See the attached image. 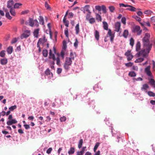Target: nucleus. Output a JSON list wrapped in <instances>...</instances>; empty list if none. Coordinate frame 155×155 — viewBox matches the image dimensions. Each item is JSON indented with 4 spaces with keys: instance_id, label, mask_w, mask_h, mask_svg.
I'll return each instance as SVG.
<instances>
[{
    "instance_id": "53",
    "label": "nucleus",
    "mask_w": 155,
    "mask_h": 155,
    "mask_svg": "<svg viewBox=\"0 0 155 155\" xmlns=\"http://www.w3.org/2000/svg\"><path fill=\"white\" fill-rule=\"evenodd\" d=\"M65 54V52L63 50H62L61 52V56L62 58H64V55Z\"/></svg>"
},
{
    "instance_id": "41",
    "label": "nucleus",
    "mask_w": 155,
    "mask_h": 155,
    "mask_svg": "<svg viewBox=\"0 0 155 155\" xmlns=\"http://www.w3.org/2000/svg\"><path fill=\"white\" fill-rule=\"evenodd\" d=\"M102 6H101L100 5H96L95 6V8L97 10L100 11L101 10Z\"/></svg>"
},
{
    "instance_id": "24",
    "label": "nucleus",
    "mask_w": 155,
    "mask_h": 155,
    "mask_svg": "<svg viewBox=\"0 0 155 155\" xmlns=\"http://www.w3.org/2000/svg\"><path fill=\"white\" fill-rule=\"evenodd\" d=\"M94 36L96 39L97 41H98L99 40V32L97 31H95V33H94Z\"/></svg>"
},
{
    "instance_id": "34",
    "label": "nucleus",
    "mask_w": 155,
    "mask_h": 155,
    "mask_svg": "<svg viewBox=\"0 0 155 155\" xmlns=\"http://www.w3.org/2000/svg\"><path fill=\"white\" fill-rule=\"evenodd\" d=\"M101 10L103 11V13L104 14H105L107 12L106 8V6L104 5H102Z\"/></svg>"
},
{
    "instance_id": "9",
    "label": "nucleus",
    "mask_w": 155,
    "mask_h": 155,
    "mask_svg": "<svg viewBox=\"0 0 155 155\" xmlns=\"http://www.w3.org/2000/svg\"><path fill=\"white\" fill-rule=\"evenodd\" d=\"M121 24L120 22H117L115 24V31L118 32L120 29Z\"/></svg>"
},
{
    "instance_id": "62",
    "label": "nucleus",
    "mask_w": 155,
    "mask_h": 155,
    "mask_svg": "<svg viewBox=\"0 0 155 155\" xmlns=\"http://www.w3.org/2000/svg\"><path fill=\"white\" fill-rule=\"evenodd\" d=\"M24 127L26 129H29L30 128L29 125L28 124H24Z\"/></svg>"
},
{
    "instance_id": "30",
    "label": "nucleus",
    "mask_w": 155,
    "mask_h": 155,
    "mask_svg": "<svg viewBox=\"0 0 155 155\" xmlns=\"http://www.w3.org/2000/svg\"><path fill=\"white\" fill-rule=\"evenodd\" d=\"M128 75L131 77H134L136 76V74L134 71H130L129 72Z\"/></svg>"
},
{
    "instance_id": "12",
    "label": "nucleus",
    "mask_w": 155,
    "mask_h": 155,
    "mask_svg": "<svg viewBox=\"0 0 155 155\" xmlns=\"http://www.w3.org/2000/svg\"><path fill=\"white\" fill-rule=\"evenodd\" d=\"M39 31V28H38L34 30L33 34L34 36L36 38H38V37Z\"/></svg>"
},
{
    "instance_id": "22",
    "label": "nucleus",
    "mask_w": 155,
    "mask_h": 155,
    "mask_svg": "<svg viewBox=\"0 0 155 155\" xmlns=\"http://www.w3.org/2000/svg\"><path fill=\"white\" fill-rule=\"evenodd\" d=\"M79 23L77 24L75 27V30L76 31V35H78L80 31V28L79 27Z\"/></svg>"
},
{
    "instance_id": "21",
    "label": "nucleus",
    "mask_w": 155,
    "mask_h": 155,
    "mask_svg": "<svg viewBox=\"0 0 155 155\" xmlns=\"http://www.w3.org/2000/svg\"><path fill=\"white\" fill-rule=\"evenodd\" d=\"M13 51V47L12 46L9 47L7 49V51L8 54H11Z\"/></svg>"
},
{
    "instance_id": "35",
    "label": "nucleus",
    "mask_w": 155,
    "mask_h": 155,
    "mask_svg": "<svg viewBox=\"0 0 155 155\" xmlns=\"http://www.w3.org/2000/svg\"><path fill=\"white\" fill-rule=\"evenodd\" d=\"M132 17L139 22H140L141 21V18L140 17H138L137 15H133L132 16Z\"/></svg>"
},
{
    "instance_id": "13",
    "label": "nucleus",
    "mask_w": 155,
    "mask_h": 155,
    "mask_svg": "<svg viewBox=\"0 0 155 155\" xmlns=\"http://www.w3.org/2000/svg\"><path fill=\"white\" fill-rule=\"evenodd\" d=\"M0 62L2 65H5L7 63L8 60L6 58H2L0 60Z\"/></svg>"
},
{
    "instance_id": "63",
    "label": "nucleus",
    "mask_w": 155,
    "mask_h": 155,
    "mask_svg": "<svg viewBox=\"0 0 155 155\" xmlns=\"http://www.w3.org/2000/svg\"><path fill=\"white\" fill-rule=\"evenodd\" d=\"M137 14L139 16L142 17V16L143 15V13L141 11L138 12H137Z\"/></svg>"
},
{
    "instance_id": "3",
    "label": "nucleus",
    "mask_w": 155,
    "mask_h": 155,
    "mask_svg": "<svg viewBox=\"0 0 155 155\" xmlns=\"http://www.w3.org/2000/svg\"><path fill=\"white\" fill-rule=\"evenodd\" d=\"M72 63V60L69 58L66 57L65 58L64 67L65 70L68 71L70 68V66Z\"/></svg>"
},
{
    "instance_id": "5",
    "label": "nucleus",
    "mask_w": 155,
    "mask_h": 155,
    "mask_svg": "<svg viewBox=\"0 0 155 155\" xmlns=\"http://www.w3.org/2000/svg\"><path fill=\"white\" fill-rule=\"evenodd\" d=\"M29 25L33 27L35 26L37 27L39 26V23L37 20H33L31 18H30L29 21Z\"/></svg>"
},
{
    "instance_id": "25",
    "label": "nucleus",
    "mask_w": 155,
    "mask_h": 155,
    "mask_svg": "<svg viewBox=\"0 0 155 155\" xmlns=\"http://www.w3.org/2000/svg\"><path fill=\"white\" fill-rule=\"evenodd\" d=\"M63 22L65 26L67 27H68L69 21L68 20H66V18L64 17L63 19Z\"/></svg>"
},
{
    "instance_id": "18",
    "label": "nucleus",
    "mask_w": 155,
    "mask_h": 155,
    "mask_svg": "<svg viewBox=\"0 0 155 155\" xmlns=\"http://www.w3.org/2000/svg\"><path fill=\"white\" fill-rule=\"evenodd\" d=\"M22 5V4L19 3H15L14 5V8H18L21 7Z\"/></svg>"
},
{
    "instance_id": "8",
    "label": "nucleus",
    "mask_w": 155,
    "mask_h": 155,
    "mask_svg": "<svg viewBox=\"0 0 155 155\" xmlns=\"http://www.w3.org/2000/svg\"><path fill=\"white\" fill-rule=\"evenodd\" d=\"M14 5V2L13 0H9L7 3V7L9 9L13 8V6Z\"/></svg>"
},
{
    "instance_id": "54",
    "label": "nucleus",
    "mask_w": 155,
    "mask_h": 155,
    "mask_svg": "<svg viewBox=\"0 0 155 155\" xmlns=\"http://www.w3.org/2000/svg\"><path fill=\"white\" fill-rule=\"evenodd\" d=\"M127 59L128 61L131 60L133 57V56L132 54H130L129 56H127Z\"/></svg>"
},
{
    "instance_id": "50",
    "label": "nucleus",
    "mask_w": 155,
    "mask_h": 155,
    "mask_svg": "<svg viewBox=\"0 0 155 155\" xmlns=\"http://www.w3.org/2000/svg\"><path fill=\"white\" fill-rule=\"evenodd\" d=\"M150 66H148L145 69L144 71L145 73L150 71Z\"/></svg>"
},
{
    "instance_id": "42",
    "label": "nucleus",
    "mask_w": 155,
    "mask_h": 155,
    "mask_svg": "<svg viewBox=\"0 0 155 155\" xmlns=\"http://www.w3.org/2000/svg\"><path fill=\"white\" fill-rule=\"evenodd\" d=\"M45 6L47 9H51V8L47 2H45Z\"/></svg>"
},
{
    "instance_id": "37",
    "label": "nucleus",
    "mask_w": 155,
    "mask_h": 155,
    "mask_svg": "<svg viewBox=\"0 0 155 155\" xmlns=\"http://www.w3.org/2000/svg\"><path fill=\"white\" fill-rule=\"evenodd\" d=\"M144 13L147 15H148L153 13V12L150 10H147L145 11Z\"/></svg>"
},
{
    "instance_id": "1",
    "label": "nucleus",
    "mask_w": 155,
    "mask_h": 155,
    "mask_svg": "<svg viewBox=\"0 0 155 155\" xmlns=\"http://www.w3.org/2000/svg\"><path fill=\"white\" fill-rule=\"evenodd\" d=\"M150 37L149 34L146 33L145 34L144 37L142 39L143 48L139 52L138 54L139 56L146 57L148 56L152 46V44L150 43L149 41Z\"/></svg>"
},
{
    "instance_id": "43",
    "label": "nucleus",
    "mask_w": 155,
    "mask_h": 155,
    "mask_svg": "<svg viewBox=\"0 0 155 155\" xmlns=\"http://www.w3.org/2000/svg\"><path fill=\"white\" fill-rule=\"evenodd\" d=\"M69 58L71 60H74V56L72 51L70 53V57Z\"/></svg>"
},
{
    "instance_id": "11",
    "label": "nucleus",
    "mask_w": 155,
    "mask_h": 155,
    "mask_svg": "<svg viewBox=\"0 0 155 155\" xmlns=\"http://www.w3.org/2000/svg\"><path fill=\"white\" fill-rule=\"evenodd\" d=\"M45 74L46 75L49 76V77H53V74L50 71L49 69V68H48L46 69V71L45 72Z\"/></svg>"
},
{
    "instance_id": "55",
    "label": "nucleus",
    "mask_w": 155,
    "mask_h": 155,
    "mask_svg": "<svg viewBox=\"0 0 155 155\" xmlns=\"http://www.w3.org/2000/svg\"><path fill=\"white\" fill-rule=\"evenodd\" d=\"M131 54V51L128 50L127 51L125 54V55L126 56H129Z\"/></svg>"
},
{
    "instance_id": "4",
    "label": "nucleus",
    "mask_w": 155,
    "mask_h": 155,
    "mask_svg": "<svg viewBox=\"0 0 155 155\" xmlns=\"http://www.w3.org/2000/svg\"><path fill=\"white\" fill-rule=\"evenodd\" d=\"M49 59H52L54 61L56 60V64L58 65H60V60L58 57L55 58V55L54 54L52 53L51 49H50L49 51Z\"/></svg>"
},
{
    "instance_id": "10",
    "label": "nucleus",
    "mask_w": 155,
    "mask_h": 155,
    "mask_svg": "<svg viewBox=\"0 0 155 155\" xmlns=\"http://www.w3.org/2000/svg\"><path fill=\"white\" fill-rule=\"evenodd\" d=\"M17 121L15 119H12L11 120H8L7 122V124L8 125H11L13 124H16Z\"/></svg>"
},
{
    "instance_id": "17",
    "label": "nucleus",
    "mask_w": 155,
    "mask_h": 155,
    "mask_svg": "<svg viewBox=\"0 0 155 155\" xmlns=\"http://www.w3.org/2000/svg\"><path fill=\"white\" fill-rule=\"evenodd\" d=\"M129 6H129V7L130 8H126V10H129V11H130L131 12H135L136 11V9L135 7H134L131 5H130Z\"/></svg>"
},
{
    "instance_id": "33",
    "label": "nucleus",
    "mask_w": 155,
    "mask_h": 155,
    "mask_svg": "<svg viewBox=\"0 0 155 155\" xmlns=\"http://www.w3.org/2000/svg\"><path fill=\"white\" fill-rule=\"evenodd\" d=\"M100 143L99 142H97L96 143L95 145L94 148V152H96V150H97V148L100 145Z\"/></svg>"
},
{
    "instance_id": "28",
    "label": "nucleus",
    "mask_w": 155,
    "mask_h": 155,
    "mask_svg": "<svg viewBox=\"0 0 155 155\" xmlns=\"http://www.w3.org/2000/svg\"><path fill=\"white\" fill-rule=\"evenodd\" d=\"M5 11L6 12L5 14V16L9 20L11 19L12 17L10 15L9 12H7L6 10H5Z\"/></svg>"
},
{
    "instance_id": "46",
    "label": "nucleus",
    "mask_w": 155,
    "mask_h": 155,
    "mask_svg": "<svg viewBox=\"0 0 155 155\" xmlns=\"http://www.w3.org/2000/svg\"><path fill=\"white\" fill-rule=\"evenodd\" d=\"M149 82L150 84L152 85L154 84V83L155 82V81L154 79L151 78Z\"/></svg>"
},
{
    "instance_id": "36",
    "label": "nucleus",
    "mask_w": 155,
    "mask_h": 155,
    "mask_svg": "<svg viewBox=\"0 0 155 155\" xmlns=\"http://www.w3.org/2000/svg\"><path fill=\"white\" fill-rule=\"evenodd\" d=\"M144 60V59L143 58H139L136 59L135 62L136 63L138 62H141L143 61Z\"/></svg>"
},
{
    "instance_id": "39",
    "label": "nucleus",
    "mask_w": 155,
    "mask_h": 155,
    "mask_svg": "<svg viewBox=\"0 0 155 155\" xmlns=\"http://www.w3.org/2000/svg\"><path fill=\"white\" fill-rule=\"evenodd\" d=\"M17 108V106L15 105L13 106H12L9 108V110L10 111H13L14 110L16 109Z\"/></svg>"
},
{
    "instance_id": "56",
    "label": "nucleus",
    "mask_w": 155,
    "mask_h": 155,
    "mask_svg": "<svg viewBox=\"0 0 155 155\" xmlns=\"http://www.w3.org/2000/svg\"><path fill=\"white\" fill-rule=\"evenodd\" d=\"M146 74L147 76H150V77H152V74L150 71L147 72H146Z\"/></svg>"
},
{
    "instance_id": "27",
    "label": "nucleus",
    "mask_w": 155,
    "mask_h": 155,
    "mask_svg": "<svg viewBox=\"0 0 155 155\" xmlns=\"http://www.w3.org/2000/svg\"><path fill=\"white\" fill-rule=\"evenodd\" d=\"M75 152V149L74 147H71L69 150L68 152V153L70 155L71 154H73Z\"/></svg>"
},
{
    "instance_id": "44",
    "label": "nucleus",
    "mask_w": 155,
    "mask_h": 155,
    "mask_svg": "<svg viewBox=\"0 0 155 155\" xmlns=\"http://www.w3.org/2000/svg\"><path fill=\"white\" fill-rule=\"evenodd\" d=\"M66 117L65 116H64L61 117L60 118V120L61 122H64L66 121Z\"/></svg>"
},
{
    "instance_id": "52",
    "label": "nucleus",
    "mask_w": 155,
    "mask_h": 155,
    "mask_svg": "<svg viewBox=\"0 0 155 155\" xmlns=\"http://www.w3.org/2000/svg\"><path fill=\"white\" fill-rule=\"evenodd\" d=\"M121 22L124 24H126V18L125 17H123L121 19Z\"/></svg>"
},
{
    "instance_id": "59",
    "label": "nucleus",
    "mask_w": 155,
    "mask_h": 155,
    "mask_svg": "<svg viewBox=\"0 0 155 155\" xmlns=\"http://www.w3.org/2000/svg\"><path fill=\"white\" fill-rule=\"evenodd\" d=\"M52 150V148L50 147L47 150L46 153L48 154H50Z\"/></svg>"
},
{
    "instance_id": "2",
    "label": "nucleus",
    "mask_w": 155,
    "mask_h": 155,
    "mask_svg": "<svg viewBox=\"0 0 155 155\" xmlns=\"http://www.w3.org/2000/svg\"><path fill=\"white\" fill-rule=\"evenodd\" d=\"M103 28L105 30H108L107 35L110 37V41L112 42L114 40V34H112L111 29H108V25L107 22L106 21H103Z\"/></svg>"
},
{
    "instance_id": "6",
    "label": "nucleus",
    "mask_w": 155,
    "mask_h": 155,
    "mask_svg": "<svg viewBox=\"0 0 155 155\" xmlns=\"http://www.w3.org/2000/svg\"><path fill=\"white\" fill-rule=\"evenodd\" d=\"M132 31L134 33H137V35H139L141 33L142 30L140 29V26L137 25L133 28Z\"/></svg>"
},
{
    "instance_id": "16",
    "label": "nucleus",
    "mask_w": 155,
    "mask_h": 155,
    "mask_svg": "<svg viewBox=\"0 0 155 155\" xmlns=\"http://www.w3.org/2000/svg\"><path fill=\"white\" fill-rule=\"evenodd\" d=\"M89 7L90 6L88 5H85L84 8V13H85V11L88 13H91V12L89 9Z\"/></svg>"
},
{
    "instance_id": "64",
    "label": "nucleus",
    "mask_w": 155,
    "mask_h": 155,
    "mask_svg": "<svg viewBox=\"0 0 155 155\" xmlns=\"http://www.w3.org/2000/svg\"><path fill=\"white\" fill-rule=\"evenodd\" d=\"M17 40L16 38H13L11 41V43L12 44H14L17 42Z\"/></svg>"
},
{
    "instance_id": "31",
    "label": "nucleus",
    "mask_w": 155,
    "mask_h": 155,
    "mask_svg": "<svg viewBox=\"0 0 155 155\" xmlns=\"http://www.w3.org/2000/svg\"><path fill=\"white\" fill-rule=\"evenodd\" d=\"M83 143V139H81L79 140V143L78 144V147L80 149L82 147Z\"/></svg>"
},
{
    "instance_id": "60",
    "label": "nucleus",
    "mask_w": 155,
    "mask_h": 155,
    "mask_svg": "<svg viewBox=\"0 0 155 155\" xmlns=\"http://www.w3.org/2000/svg\"><path fill=\"white\" fill-rule=\"evenodd\" d=\"M91 13H88L86 15V19L87 20H88L90 18V17L91 16Z\"/></svg>"
},
{
    "instance_id": "23",
    "label": "nucleus",
    "mask_w": 155,
    "mask_h": 155,
    "mask_svg": "<svg viewBox=\"0 0 155 155\" xmlns=\"http://www.w3.org/2000/svg\"><path fill=\"white\" fill-rule=\"evenodd\" d=\"M39 23L40 24L44 25V19L43 17L41 16H39Z\"/></svg>"
},
{
    "instance_id": "14",
    "label": "nucleus",
    "mask_w": 155,
    "mask_h": 155,
    "mask_svg": "<svg viewBox=\"0 0 155 155\" xmlns=\"http://www.w3.org/2000/svg\"><path fill=\"white\" fill-rule=\"evenodd\" d=\"M149 87L147 84H144L143 85L142 87L141 88V90L142 91H147Z\"/></svg>"
},
{
    "instance_id": "19",
    "label": "nucleus",
    "mask_w": 155,
    "mask_h": 155,
    "mask_svg": "<svg viewBox=\"0 0 155 155\" xmlns=\"http://www.w3.org/2000/svg\"><path fill=\"white\" fill-rule=\"evenodd\" d=\"M15 9V8H12L10 9L9 10L10 13H11V15L13 16H15L16 15V13Z\"/></svg>"
},
{
    "instance_id": "26",
    "label": "nucleus",
    "mask_w": 155,
    "mask_h": 155,
    "mask_svg": "<svg viewBox=\"0 0 155 155\" xmlns=\"http://www.w3.org/2000/svg\"><path fill=\"white\" fill-rule=\"evenodd\" d=\"M128 31L127 30H124L123 36L125 38H127L128 35Z\"/></svg>"
},
{
    "instance_id": "51",
    "label": "nucleus",
    "mask_w": 155,
    "mask_h": 155,
    "mask_svg": "<svg viewBox=\"0 0 155 155\" xmlns=\"http://www.w3.org/2000/svg\"><path fill=\"white\" fill-rule=\"evenodd\" d=\"M78 42L77 38H76L75 39V42L74 43V46L75 47L77 48L78 47Z\"/></svg>"
},
{
    "instance_id": "58",
    "label": "nucleus",
    "mask_w": 155,
    "mask_h": 155,
    "mask_svg": "<svg viewBox=\"0 0 155 155\" xmlns=\"http://www.w3.org/2000/svg\"><path fill=\"white\" fill-rule=\"evenodd\" d=\"M63 49L64 50H65L66 48V41H63Z\"/></svg>"
},
{
    "instance_id": "40",
    "label": "nucleus",
    "mask_w": 155,
    "mask_h": 155,
    "mask_svg": "<svg viewBox=\"0 0 155 155\" xmlns=\"http://www.w3.org/2000/svg\"><path fill=\"white\" fill-rule=\"evenodd\" d=\"M134 39L132 38H131L130 40V45L132 47L134 45Z\"/></svg>"
},
{
    "instance_id": "20",
    "label": "nucleus",
    "mask_w": 155,
    "mask_h": 155,
    "mask_svg": "<svg viewBox=\"0 0 155 155\" xmlns=\"http://www.w3.org/2000/svg\"><path fill=\"white\" fill-rule=\"evenodd\" d=\"M140 41H138L136 45V51H140Z\"/></svg>"
},
{
    "instance_id": "45",
    "label": "nucleus",
    "mask_w": 155,
    "mask_h": 155,
    "mask_svg": "<svg viewBox=\"0 0 155 155\" xmlns=\"http://www.w3.org/2000/svg\"><path fill=\"white\" fill-rule=\"evenodd\" d=\"M5 51L3 50L0 52V56L2 57H4L5 55Z\"/></svg>"
},
{
    "instance_id": "29",
    "label": "nucleus",
    "mask_w": 155,
    "mask_h": 155,
    "mask_svg": "<svg viewBox=\"0 0 155 155\" xmlns=\"http://www.w3.org/2000/svg\"><path fill=\"white\" fill-rule=\"evenodd\" d=\"M42 54L43 56L45 57L47 56L48 55V51L47 50H43L42 51Z\"/></svg>"
},
{
    "instance_id": "47",
    "label": "nucleus",
    "mask_w": 155,
    "mask_h": 155,
    "mask_svg": "<svg viewBox=\"0 0 155 155\" xmlns=\"http://www.w3.org/2000/svg\"><path fill=\"white\" fill-rule=\"evenodd\" d=\"M133 63L131 62H129L125 64V65L127 67H131L133 65Z\"/></svg>"
},
{
    "instance_id": "48",
    "label": "nucleus",
    "mask_w": 155,
    "mask_h": 155,
    "mask_svg": "<svg viewBox=\"0 0 155 155\" xmlns=\"http://www.w3.org/2000/svg\"><path fill=\"white\" fill-rule=\"evenodd\" d=\"M109 8L110 11L111 12H113L115 10V8L113 6H110L109 7Z\"/></svg>"
},
{
    "instance_id": "38",
    "label": "nucleus",
    "mask_w": 155,
    "mask_h": 155,
    "mask_svg": "<svg viewBox=\"0 0 155 155\" xmlns=\"http://www.w3.org/2000/svg\"><path fill=\"white\" fill-rule=\"evenodd\" d=\"M89 22L90 24H92L95 22V20L94 18H92L88 19Z\"/></svg>"
},
{
    "instance_id": "61",
    "label": "nucleus",
    "mask_w": 155,
    "mask_h": 155,
    "mask_svg": "<svg viewBox=\"0 0 155 155\" xmlns=\"http://www.w3.org/2000/svg\"><path fill=\"white\" fill-rule=\"evenodd\" d=\"M62 69L61 68H58L57 70V73L58 74H60L62 71Z\"/></svg>"
},
{
    "instance_id": "57",
    "label": "nucleus",
    "mask_w": 155,
    "mask_h": 155,
    "mask_svg": "<svg viewBox=\"0 0 155 155\" xmlns=\"http://www.w3.org/2000/svg\"><path fill=\"white\" fill-rule=\"evenodd\" d=\"M146 74L147 76H150V77H152V74L150 71L147 72H146Z\"/></svg>"
},
{
    "instance_id": "49",
    "label": "nucleus",
    "mask_w": 155,
    "mask_h": 155,
    "mask_svg": "<svg viewBox=\"0 0 155 155\" xmlns=\"http://www.w3.org/2000/svg\"><path fill=\"white\" fill-rule=\"evenodd\" d=\"M64 34L66 37L68 38V28H66L64 31Z\"/></svg>"
},
{
    "instance_id": "32",
    "label": "nucleus",
    "mask_w": 155,
    "mask_h": 155,
    "mask_svg": "<svg viewBox=\"0 0 155 155\" xmlns=\"http://www.w3.org/2000/svg\"><path fill=\"white\" fill-rule=\"evenodd\" d=\"M147 94L150 97H154L155 96V94L151 91H148Z\"/></svg>"
},
{
    "instance_id": "15",
    "label": "nucleus",
    "mask_w": 155,
    "mask_h": 155,
    "mask_svg": "<svg viewBox=\"0 0 155 155\" xmlns=\"http://www.w3.org/2000/svg\"><path fill=\"white\" fill-rule=\"evenodd\" d=\"M95 17L97 20L98 21H101L102 18L101 16L98 13H95Z\"/></svg>"
},
{
    "instance_id": "7",
    "label": "nucleus",
    "mask_w": 155,
    "mask_h": 155,
    "mask_svg": "<svg viewBox=\"0 0 155 155\" xmlns=\"http://www.w3.org/2000/svg\"><path fill=\"white\" fill-rule=\"evenodd\" d=\"M31 35V31L29 30H26L21 35V38L23 39L24 38H27L29 37Z\"/></svg>"
}]
</instances>
